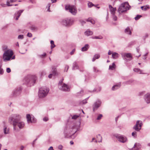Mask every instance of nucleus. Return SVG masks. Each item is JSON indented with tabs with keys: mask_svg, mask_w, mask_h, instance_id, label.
I'll return each instance as SVG.
<instances>
[{
	"mask_svg": "<svg viewBox=\"0 0 150 150\" xmlns=\"http://www.w3.org/2000/svg\"><path fill=\"white\" fill-rule=\"evenodd\" d=\"M37 79V77L35 75H29L26 76L23 80L24 83L29 86H33Z\"/></svg>",
	"mask_w": 150,
	"mask_h": 150,
	"instance_id": "nucleus-1",
	"label": "nucleus"
},
{
	"mask_svg": "<svg viewBox=\"0 0 150 150\" xmlns=\"http://www.w3.org/2000/svg\"><path fill=\"white\" fill-rule=\"evenodd\" d=\"M130 6L127 2L122 3L119 7L118 12L119 13H125L129 9Z\"/></svg>",
	"mask_w": 150,
	"mask_h": 150,
	"instance_id": "nucleus-2",
	"label": "nucleus"
},
{
	"mask_svg": "<svg viewBox=\"0 0 150 150\" xmlns=\"http://www.w3.org/2000/svg\"><path fill=\"white\" fill-rule=\"evenodd\" d=\"M13 54V52L11 50H8L5 51L3 55L4 61L6 62L10 60Z\"/></svg>",
	"mask_w": 150,
	"mask_h": 150,
	"instance_id": "nucleus-3",
	"label": "nucleus"
},
{
	"mask_svg": "<svg viewBox=\"0 0 150 150\" xmlns=\"http://www.w3.org/2000/svg\"><path fill=\"white\" fill-rule=\"evenodd\" d=\"M49 89L47 87L41 88L39 89L38 93V96L40 98H42L45 97L47 95Z\"/></svg>",
	"mask_w": 150,
	"mask_h": 150,
	"instance_id": "nucleus-4",
	"label": "nucleus"
},
{
	"mask_svg": "<svg viewBox=\"0 0 150 150\" xmlns=\"http://www.w3.org/2000/svg\"><path fill=\"white\" fill-rule=\"evenodd\" d=\"M66 10L68 11L74 15H75L77 13V8L74 5H66Z\"/></svg>",
	"mask_w": 150,
	"mask_h": 150,
	"instance_id": "nucleus-5",
	"label": "nucleus"
},
{
	"mask_svg": "<svg viewBox=\"0 0 150 150\" xmlns=\"http://www.w3.org/2000/svg\"><path fill=\"white\" fill-rule=\"evenodd\" d=\"M21 117L19 115L15 114L12 115L9 118V120L13 122V125H15L16 123L20 121Z\"/></svg>",
	"mask_w": 150,
	"mask_h": 150,
	"instance_id": "nucleus-6",
	"label": "nucleus"
},
{
	"mask_svg": "<svg viewBox=\"0 0 150 150\" xmlns=\"http://www.w3.org/2000/svg\"><path fill=\"white\" fill-rule=\"evenodd\" d=\"M101 101L99 100H97L92 105L93 112H95L101 106Z\"/></svg>",
	"mask_w": 150,
	"mask_h": 150,
	"instance_id": "nucleus-7",
	"label": "nucleus"
},
{
	"mask_svg": "<svg viewBox=\"0 0 150 150\" xmlns=\"http://www.w3.org/2000/svg\"><path fill=\"white\" fill-rule=\"evenodd\" d=\"M143 125L142 121L138 120L137 121L136 124L133 127V128L137 131H139L141 129Z\"/></svg>",
	"mask_w": 150,
	"mask_h": 150,
	"instance_id": "nucleus-8",
	"label": "nucleus"
},
{
	"mask_svg": "<svg viewBox=\"0 0 150 150\" xmlns=\"http://www.w3.org/2000/svg\"><path fill=\"white\" fill-rule=\"evenodd\" d=\"M15 126L14 125H13V129L15 130H17L18 129L17 127L20 129L23 128L25 124L24 122H23L18 121L16 123Z\"/></svg>",
	"mask_w": 150,
	"mask_h": 150,
	"instance_id": "nucleus-9",
	"label": "nucleus"
},
{
	"mask_svg": "<svg viewBox=\"0 0 150 150\" xmlns=\"http://www.w3.org/2000/svg\"><path fill=\"white\" fill-rule=\"evenodd\" d=\"M63 79H62L59 81L58 84V88L60 90L65 91H66V84L63 82Z\"/></svg>",
	"mask_w": 150,
	"mask_h": 150,
	"instance_id": "nucleus-10",
	"label": "nucleus"
},
{
	"mask_svg": "<svg viewBox=\"0 0 150 150\" xmlns=\"http://www.w3.org/2000/svg\"><path fill=\"white\" fill-rule=\"evenodd\" d=\"M115 137L120 142L124 143L127 141V139L125 136L120 134H117L116 136Z\"/></svg>",
	"mask_w": 150,
	"mask_h": 150,
	"instance_id": "nucleus-11",
	"label": "nucleus"
},
{
	"mask_svg": "<svg viewBox=\"0 0 150 150\" xmlns=\"http://www.w3.org/2000/svg\"><path fill=\"white\" fill-rule=\"evenodd\" d=\"M26 118L28 123H35L36 122V119L33 117H31L29 114L27 115Z\"/></svg>",
	"mask_w": 150,
	"mask_h": 150,
	"instance_id": "nucleus-12",
	"label": "nucleus"
},
{
	"mask_svg": "<svg viewBox=\"0 0 150 150\" xmlns=\"http://www.w3.org/2000/svg\"><path fill=\"white\" fill-rule=\"evenodd\" d=\"M122 57L124 59L130 61L132 59L131 54L130 53H124L122 54Z\"/></svg>",
	"mask_w": 150,
	"mask_h": 150,
	"instance_id": "nucleus-13",
	"label": "nucleus"
},
{
	"mask_svg": "<svg viewBox=\"0 0 150 150\" xmlns=\"http://www.w3.org/2000/svg\"><path fill=\"white\" fill-rule=\"evenodd\" d=\"M22 88L20 87L14 90L13 92L12 96L15 97L19 95L21 93Z\"/></svg>",
	"mask_w": 150,
	"mask_h": 150,
	"instance_id": "nucleus-14",
	"label": "nucleus"
},
{
	"mask_svg": "<svg viewBox=\"0 0 150 150\" xmlns=\"http://www.w3.org/2000/svg\"><path fill=\"white\" fill-rule=\"evenodd\" d=\"M23 10H21L15 12L14 15V17L15 18L16 20H18V18L20 16L21 13H23Z\"/></svg>",
	"mask_w": 150,
	"mask_h": 150,
	"instance_id": "nucleus-15",
	"label": "nucleus"
},
{
	"mask_svg": "<svg viewBox=\"0 0 150 150\" xmlns=\"http://www.w3.org/2000/svg\"><path fill=\"white\" fill-rule=\"evenodd\" d=\"M52 74H50L48 76V77L50 79L52 78L53 75L54 76L57 75L56 69L55 67H52Z\"/></svg>",
	"mask_w": 150,
	"mask_h": 150,
	"instance_id": "nucleus-16",
	"label": "nucleus"
},
{
	"mask_svg": "<svg viewBox=\"0 0 150 150\" xmlns=\"http://www.w3.org/2000/svg\"><path fill=\"white\" fill-rule=\"evenodd\" d=\"M145 101L147 103H150V93L146 94L144 97Z\"/></svg>",
	"mask_w": 150,
	"mask_h": 150,
	"instance_id": "nucleus-17",
	"label": "nucleus"
},
{
	"mask_svg": "<svg viewBox=\"0 0 150 150\" xmlns=\"http://www.w3.org/2000/svg\"><path fill=\"white\" fill-rule=\"evenodd\" d=\"M74 23V20L72 18H68L66 20V26H70L72 25Z\"/></svg>",
	"mask_w": 150,
	"mask_h": 150,
	"instance_id": "nucleus-18",
	"label": "nucleus"
},
{
	"mask_svg": "<svg viewBox=\"0 0 150 150\" xmlns=\"http://www.w3.org/2000/svg\"><path fill=\"white\" fill-rule=\"evenodd\" d=\"M141 147V144L139 143H135L134 146L132 148V150H138Z\"/></svg>",
	"mask_w": 150,
	"mask_h": 150,
	"instance_id": "nucleus-19",
	"label": "nucleus"
},
{
	"mask_svg": "<svg viewBox=\"0 0 150 150\" xmlns=\"http://www.w3.org/2000/svg\"><path fill=\"white\" fill-rule=\"evenodd\" d=\"M121 86V82H120L118 83L117 84L113 86L112 88V91L116 90L119 88Z\"/></svg>",
	"mask_w": 150,
	"mask_h": 150,
	"instance_id": "nucleus-20",
	"label": "nucleus"
},
{
	"mask_svg": "<svg viewBox=\"0 0 150 150\" xmlns=\"http://www.w3.org/2000/svg\"><path fill=\"white\" fill-rule=\"evenodd\" d=\"M109 7L110 9L111 13L112 14H115L116 10V8H113L111 5H109Z\"/></svg>",
	"mask_w": 150,
	"mask_h": 150,
	"instance_id": "nucleus-21",
	"label": "nucleus"
},
{
	"mask_svg": "<svg viewBox=\"0 0 150 150\" xmlns=\"http://www.w3.org/2000/svg\"><path fill=\"white\" fill-rule=\"evenodd\" d=\"M89 47V45L88 44H86L84 47H82L81 51L82 52L86 51L88 50Z\"/></svg>",
	"mask_w": 150,
	"mask_h": 150,
	"instance_id": "nucleus-22",
	"label": "nucleus"
},
{
	"mask_svg": "<svg viewBox=\"0 0 150 150\" xmlns=\"http://www.w3.org/2000/svg\"><path fill=\"white\" fill-rule=\"evenodd\" d=\"M93 32L89 30H87L84 32L85 35L87 36L92 35L93 34Z\"/></svg>",
	"mask_w": 150,
	"mask_h": 150,
	"instance_id": "nucleus-23",
	"label": "nucleus"
},
{
	"mask_svg": "<svg viewBox=\"0 0 150 150\" xmlns=\"http://www.w3.org/2000/svg\"><path fill=\"white\" fill-rule=\"evenodd\" d=\"M112 57L114 59H116L118 58L119 54L117 52H114L112 54Z\"/></svg>",
	"mask_w": 150,
	"mask_h": 150,
	"instance_id": "nucleus-24",
	"label": "nucleus"
},
{
	"mask_svg": "<svg viewBox=\"0 0 150 150\" xmlns=\"http://www.w3.org/2000/svg\"><path fill=\"white\" fill-rule=\"evenodd\" d=\"M116 67V66L115 62H113L112 65H110L109 66V69L113 70H114Z\"/></svg>",
	"mask_w": 150,
	"mask_h": 150,
	"instance_id": "nucleus-25",
	"label": "nucleus"
},
{
	"mask_svg": "<svg viewBox=\"0 0 150 150\" xmlns=\"http://www.w3.org/2000/svg\"><path fill=\"white\" fill-rule=\"evenodd\" d=\"M125 33L129 35H131L132 34V32L130 30V28L129 27H127L125 30Z\"/></svg>",
	"mask_w": 150,
	"mask_h": 150,
	"instance_id": "nucleus-26",
	"label": "nucleus"
},
{
	"mask_svg": "<svg viewBox=\"0 0 150 150\" xmlns=\"http://www.w3.org/2000/svg\"><path fill=\"white\" fill-rule=\"evenodd\" d=\"M0 5L2 7H5L6 6V5L4 3H1ZM6 5L8 6H11L13 5L10 4V2L8 1H6Z\"/></svg>",
	"mask_w": 150,
	"mask_h": 150,
	"instance_id": "nucleus-27",
	"label": "nucleus"
},
{
	"mask_svg": "<svg viewBox=\"0 0 150 150\" xmlns=\"http://www.w3.org/2000/svg\"><path fill=\"white\" fill-rule=\"evenodd\" d=\"M86 21L88 22H89L93 24H95V22L94 20L92 19L91 18H89L86 19Z\"/></svg>",
	"mask_w": 150,
	"mask_h": 150,
	"instance_id": "nucleus-28",
	"label": "nucleus"
},
{
	"mask_svg": "<svg viewBox=\"0 0 150 150\" xmlns=\"http://www.w3.org/2000/svg\"><path fill=\"white\" fill-rule=\"evenodd\" d=\"M78 66L76 62H74L73 64L72 69L73 70H75L78 69Z\"/></svg>",
	"mask_w": 150,
	"mask_h": 150,
	"instance_id": "nucleus-29",
	"label": "nucleus"
},
{
	"mask_svg": "<svg viewBox=\"0 0 150 150\" xmlns=\"http://www.w3.org/2000/svg\"><path fill=\"white\" fill-rule=\"evenodd\" d=\"M133 70L134 71L138 72L140 74H144L142 73V70L138 68L134 69Z\"/></svg>",
	"mask_w": 150,
	"mask_h": 150,
	"instance_id": "nucleus-30",
	"label": "nucleus"
},
{
	"mask_svg": "<svg viewBox=\"0 0 150 150\" xmlns=\"http://www.w3.org/2000/svg\"><path fill=\"white\" fill-rule=\"evenodd\" d=\"M4 132L5 134H8L9 133V129H7L6 127H5L4 129Z\"/></svg>",
	"mask_w": 150,
	"mask_h": 150,
	"instance_id": "nucleus-31",
	"label": "nucleus"
},
{
	"mask_svg": "<svg viewBox=\"0 0 150 150\" xmlns=\"http://www.w3.org/2000/svg\"><path fill=\"white\" fill-rule=\"evenodd\" d=\"M83 91L81 90L80 92H79L77 93V96L78 97H80L82 96L83 95Z\"/></svg>",
	"mask_w": 150,
	"mask_h": 150,
	"instance_id": "nucleus-32",
	"label": "nucleus"
},
{
	"mask_svg": "<svg viewBox=\"0 0 150 150\" xmlns=\"http://www.w3.org/2000/svg\"><path fill=\"white\" fill-rule=\"evenodd\" d=\"M60 23L62 25L65 26L66 24V19L64 18L63 19H61L60 21Z\"/></svg>",
	"mask_w": 150,
	"mask_h": 150,
	"instance_id": "nucleus-33",
	"label": "nucleus"
},
{
	"mask_svg": "<svg viewBox=\"0 0 150 150\" xmlns=\"http://www.w3.org/2000/svg\"><path fill=\"white\" fill-rule=\"evenodd\" d=\"M134 81V80L132 79H130L128 81H127L125 83H125L126 84H129L133 83Z\"/></svg>",
	"mask_w": 150,
	"mask_h": 150,
	"instance_id": "nucleus-34",
	"label": "nucleus"
},
{
	"mask_svg": "<svg viewBox=\"0 0 150 150\" xmlns=\"http://www.w3.org/2000/svg\"><path fill=\"white\" fill-rule=\"evenodd\" d=\"M92 39H102L103 38V37L102 36H95L94 37H93L92 38Z\"/></svg>",
	"mask_w": 150,
	"mask_h": 150,
	"instance_id": "nucleus-35",
	"label": "nucleus"
},
{
	"mask_svg": "<svg viewBox=\"0 0 150 150\" xmlns=\"http://www.w3.org/2000/svg\"><path fill=\"white\" fill-rule=\"evenodd\" d=\"M50 43L51 44V49H52L55 46L54 44V41L53 40H51L50 41Z\"/></svg>",
	"mask_w": 150,
	"mask_h": 150,
	"instance_id": "nucleus-36",
	"label": "nucleus"
},
{
	"mask_svg": "<svg viewBox=\"0 0 150 150\" xmlns=\"http://www.w3.org/2000/svg\"><path fill=\"white\" fill-rule=\"evenodd\" d=\"M89 97H88V98H86L85 99H84V100H82V101L81 102L82 104H85L86 103H87V100L88 99Z\"/></svg>",
	"mask_w": 150,
	"mask_h": 150,
	"instance_id": "nucleus-37",
	"label": "nucleus"
},
{
	"mask_svg": "<svg viewBox=\"0 0 150 150\" xmlns=\"http://www.w3.org/2000/svg\"><path fill=\"white\" fill-rule=\"evenodd\" d=\"M51 4V3H49L48 4L47 6H46V8H47V11L49 12L50 11V7Z\"/></svg>",
	"mask_w": 150,
	"mask_h": 150,
	"instance_id": "nucleus-38",
	"label": "nucleus"
},
{
	"mask_svg": "<svg viewBox=\"0 0 150 150\" xmlns=\"http://www.w3.org/2000/svg\"><path fill=\"white\" fill-rule=\"evenodd\" d=\"M46 74V72L45 71L42 70L40 72V76L41 77L43 76L44 75H45Z\"/></svg>",
	"mask_w": 150,
	"mask_h": 150,
	"instance_id": "nucleus-39",
	"label": "nucleus"
},
{
	"mask_svg": "<svg viewBox=\"0 0 150 150\" xmlns=\"http://www.w3.org/2000/svg\"><path fill=\"white\" fill-rule=\"evenodd\" d=\"M46 55V53H44L43 54L38 55L39 57L41 58H43Z\"/></svg>",
	"mask_w": 150,
	"mask_h": 150,
	"instance_id": "nucleus-40",
	"label": "nucleus"
},
{
	"mask_svg": "<svg viewBox=\"0 0 150 150\" xmlns=\"http://www.w3.org/2000/svg\"><path fill=\"white\" fill-rule=\"evenodd\" d=\"M97 138H100V140L99 141H98V142H101L102 141V137L101 136L100 134H98V135L97 136Z\"/></svg>",
	"mask_w": 150,
	"mask_h": 150,
	"instance_id": "nucleus-41",
	"label": "nucleus"
},
{
	"mask_svg": "<svg viewBox=\"0 0 150 150\" xmlns=\"http://www.w3.org/2000/svg\"><path fill=\"white\" fill-rule=\"evenodd\" d=\"M71 88V86L70 85H68L66 84V91H69L70 90V89Z\"/></svg>",
	"mask_w": 150,
	"mask_h": 150,
	"instance_id": "nucleus-42",
	"label": "nucleus"
},
{
	"mask_svg": "<svg viewBox=\"0 0 150 150\" xmlns=\"http://www.w3.org/2000/svg\"><path fill=\"white\" fill-rule=\"evenodd\" d=\"M88 7L90 8L92 7L93 6H95L92 2H88Z\"/></svg>",
	"mask_w": 150,
	"mask_h": 150,
	"instance_id": "nucleus-43",
	"label": "nucleus"
},
{
	"mask_svg": "<svg viewBox=\"0 0 150 150\" xmlns=\"http://www.w3.org/2000/svg\"><path fill=\"white\" fill-rule=\"evenodd\" d=\"M142 17V16L140 15H137V16L135 18V20H139L141 17Z\"/></svg>",
	"mask_w": 150,
	"mask_h": 150,
	"instance_id": "nucleus-44",
	"label": "nucleus"
},
{
	"mask_svg": "<svg viewBox=\"0 0 150 150\" xmlns=\"http://www.w3.org/2000/svg\"><path fill=\"white\" fill-rule=\"evenodd\" d=\"M31 29L32 30H37V28L34 25H32L31 27Z\"/></svg>",
	"mask_w": 150,
	"mask_h": 150,
	"instance_id": "nucleus-45",
	"label": "nucleus"
},
{
	"mask_svg": "<svg viewBox=\"0 0 150 150\" xmlns=\"http://www.w3.org/2000/svg\"><path fill=\"white\" fill-rule=\"evenodd\" d=\"M79 116V115H74L72 117V119L75 120Z\"/></svg>",
	"mask_w": 150,
	"mask_h": 150,
	"instance_id": "nucleus-46",
	"label": "nucleus"
},
{
	"mask_svg": "<svg viewBox=\"0 0 150 150\" xmlns=\"http://www.w3.org/2000/svg\"><path fill=\"white\" fill-rule=\"evenodd\" d=\"M100 57V55L99 54H96L94 55V57L96 59H98Z\"/></svg>",
	"mask_w": 150,
	"mask_h": 150,
	"instance_id": "nucleus-47",
	"label": "nucleus"
},
{
	"mask_svg": "<svg viewBox=\"0 0 150 150\" xmlns=\"http://www.w3.org/2000/svg\"><path fill=\"white\" fill-rule=\"evenodd\" d=\"M112 17L113 20L115 21H116L117 20V17L115 15V14H112Z\"/></svg>",
	"mask_w": 150,
	"mask_h": 150,
	"instance_id": "nucleus-48",
	"label": "nucleus"
},
{
	"mask_svg": "<svg viewBox=\"0 0 150 150\" xmlns=\"http://www.w3.org/2000/svg\"><path fill=\"white\" fill-rule=\"evenodd\" d=\"M102 116H103V115L102 114H100L99 115L97 118V120H100Z\"/></svg>",
	"mask_w": 150,
	"mask_h": 150,
	"instance_id": "nucleus-49",
	"label": "nucleus"
},
{
	"mask_svg": "<svg viewBox=\"0 0 150 150\" xmlns=\"http://www.w3.org/2000/svg\"><path fill=\"white\" fill-rule=\"evenodd\" d=\"M137 132H134L132 133V136L134 137H136L137 136Z\"/></svg>",
	"mask_w": 150,
	"mask_h": 150,
	"instance_id": "nucleus-50",
	"label": "nucleus"
},
{
	"mask_svg": "<svg viewBox=\"0 0 150 150\" xmlns=\"http://www.w3.org/2000/svg\"><path fill=\"white\" fill-rule=\"evenodd\" d=\"M148 36V35L147 33L145 34V35L143 36V39L145 40V39L147 38Z\"/></svg>",
	"mask_w": 150,
	"mask_h": 150,
	"instance_id": "nucleus-51",
	"label": "nucleus"
},
{
	"mask_svg": "<svg viewBox=\"0 0 150 150\" xmlns=\"http://www.w3.org/2000/svg\"><path fill=\"white\" fill-rule=\"evenodd\" d=\"M2 49H3V50H6L7 49L8 47L7 46L4 45L2 47Z\"/></svg>",
	"mask_w": 150,
	"mask_h": 150,
	"instance_id": "nucleus-52",
	"label": "nucleus"
},
{
	"mask_svg": "<svg viewBox=\"0 0 150 150\" xmlns=\"http://www.w3.org/2000/svg\"><path fill=\"white\" fill-rule=\"evenodd\" d=\"M4 73V70L3 69L1 68V66L0 67V74H2Z\"/></svg>",
	"mask_w": 150,
	"mask_h": 150,
	"instance_id": "nucleus-53",
	"label": "nucleus"
},
{
	"mask_svg": "<svg viewBox=\"0 0 150 150\" xmlns=\"http://www.w3.org/2000/svg\"><path fill=\"white\" fill-rule=\"evenodd\" d=\"M23 35H19L18 37V39H23Z\"/></svg>",
	"mask_w": 150,
	"mask_h": 150,
	"instance_id": "nucleus-54",
	"label": "nucleus"
},
{
	"mask_svg": "<svg viewBox=\"0 0 150 150\" xmlns=\"http://www.w3.org/2000/svg\"><path fill=\"white\" fill-rule=\"evenodd\" d=\"M93 71L95 72H97L98 70L97 69V68L96 67H94L93 68Z\"/></svg>",
	"mask_w": 150,
	"mask_h": 150,
	"instance_id": "nucleus-55",
	"label": "nucleus"
},
{
	"mask_svg": "<svg viewBox=\"0 0 150 150\" xmlns=\"http://www.w3.org/2000/svg\"><path fill=\"white\" fill-rule=\"evenodd\" d=\"M43 120L44 121L46 122L48 120V118L47 117H45L43 118Z\"/></svg>",
	"mask_w": 150,
	"mask_h": 150,
	"instance_id": "nucleus-56",
	"label": "nucleus"
},
{
	"mask_svg": "<svg viewBox=\"0 0 150 150\" xmlns=\"http://www.w3.org/2000/svg\"><path fill=\"white\" fill-rule=\"evenodd\" d=\"M149 8V6H146L144 7V8L143 10L146 11V10L147 9Z\"/></svg>",
	"mask_w": 150,
	"mask_h": 150,
	"instance_id": "nucleus-57",
	"label": "nucleus"
},
{
	"mask_svg": "<svg viewBox=\"0 0 150 150\" xmlns=\"http://www.w3.org/2000/svg\"><path fill=\"white\" fill-rule=\"evenodd\" d=\"M32 34L30 33H28L27 35V36L29 37H32Z\"/></svg>",
	"mask_w": 150,
	"mask_h": 150,
	"instance_id": "nucleus-58",
	"label": "nucleus"
},
{
	"mask_svg": "<svg viewBox=\"0 0 150 150\" xmlns=\"http://www.w3.org/2000/svg\"><path fill=\"white\" fill-rule=\"evenodd\" d=\"M6 72L7 73H9L11 72V70L9 68H8L6 69Z\"/></svg>",
	"mask_w": 150,
	"mask_h": 150,
	"instance_id": "nucleus-59",
	"label": "nucleus"
},
{
	"mask_svg": "<svg viewBox=\"0 0 150 150\" xmlns=\"http://www.w3.org/2000/svg\"><path fill=\"white\" fill-rule=\"evenodd\" d=\"M75 51V49H73L70 52V54L71 55H72L74 54Z\"/></svg>",
	"mask_w": 150,
	"mask_h": 150,
	"instance_id": "nucleus-60",
	"label": "nucleus"
},
{
	"mask_svg": "<svg viewBox=\"0 0 150 150\" xmlns=\"http://www.w3.org/2000/svg\"><path fill=\"white\" fill-rule=\"evenodd\" d=\"M76 132V131H75L74 132H73L71 134V136H67L66 135V137H67V138H69V137H71V136L73 135H74V134Z\"/></svg>",
	"mask_w": 150,
	"mask_h": 150,
	"instance_id": "nucleus-61",
	"label": "nucleus"
},
{
	"mask_svg": "<svg viewBox=\"0 0 150 150\" xmlns=\"http://www.w3.org/2000/svg\"><path fill=\"white\" fill-rule=\"evenodd\" d=\"M63 148V146L62 145H59L58 146V149L60 150H61Z\"/></svg>",
	"mask_w": 150,
	"mask_h": 150,
	"instance_id": "nucleus-62",
	"label": "nucleus"
},
{
	"mask_svg": "<svg viewBox=\"0 0 150 150\" xmlns=\"http://www.w3.org/2000/svg\"><path fill=\"white\" fill-rule=\"evenodd\" d=\"M120 116H118L115 118V121L117 122L118 120V118Z\"/></svg>",
	"mask_w": 150,
	"mask_h": 150,
	"instance_id": "nucleus-63",
	"label": "nucleus"
},
{
	"mask_svg": "<svg viewBox=\"0 0 150 150\" xmlns=\"http://www.w3.org/2000/svg\"><path fill=\"white\" fill-rule=\"evenodd\" d=\"M48 150H54L52 146L50 147L48 149Z\"/></svg>",
	"mask_w": 150,
	"mask_h": 150,
	"instance_id": "nucleus-64",
	"label": "nucleus"
}]
</instances>
